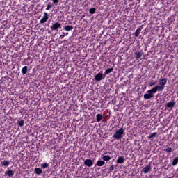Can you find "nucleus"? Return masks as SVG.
Returning a JSON list of instances; mask_svg holds the SVG:
<instances>
[{"instance_id": "1", "label": "nucleus", "mask_w": 178, "mask_h": 178, "mask_svg": "<svg viewBox=\"0 0 178 178\" xmlns=\"http://www.w3.org/2000/svg\"><path fill=\"white\" fill-rule=\"evenodd\" d=\"M125 130L126 129L123 127L116 130L113 136V138H114V140H117L118 141H119V140H122V138H123V136H124Z\"/></svg>"}, {"instance_id": "2", "label": "nucleus", "mask_w": 178, "mask_h": 178, "mask_svg": "<svg viewBox=\"0 0 178 178\" xmlns=\"http://www.w3.org/2000/svg\"><path fill=\"white\" fill-rule=\"evenodd\" d=\"M166 83H168V80L166 79H159V86H156L154 88L157 91H163V90H165V86H166Z\"/></svg>"}, {"instance_id": "3", "label": "nucleus", "mask_w": 178, "mask_h": 178, "mask_svg": "<svg viewBox=\"0 0 178 178\" xmlns=\"http://www.w3.org/2000/svg\"><path fill=\"white\" fill-rule=\"evenodd\" d=\"M158 92L154 88H152L149 90L147 91V93L143 95L145 99H151V98H154V94H156Z\"/></svg>"}, {"instance_id": "4", "label": "nucleus", "mask_w": 178, "mask_h": 178, "mask_svg": "<svg viewBox=\"0 0 178 178\" xmlns=\"http://www.w3.org/2000/svg\"><path fill=\"white\" fill-rule=\"evenodd\" d=\"M48 19H49V15H48V13L44 12L43 17L40 21V24H44V23H47Z\"/></svg>"}, {"instance_id": "5", "label": "nucleus", "mask_w": 178, "mask_h": 178, "mask_svg": "<svg viewBox=\"0 0 178 178\" xmlns=\"http://www.w3.org/2000/svg\"><path fill=\"white\" fill-rule=\"evenodd\" d=\"M58 29H62V25L59 22H56L51 26V30L54 31H58Z\"/></svg>"}, {"instance_id": "6", "label": "nucleus", "mask_w": 178, "mask_h": 178, "mask_svg": "<svg viewBox=\"0 0 178 178\" xmlns=\"http://www.w3.org/2000/svg\"><path fill=\"white\" fill-rule=\"evenodd\" d=\"M103 79H105V75L104 76V74L99 72L95 76V80L96 81H101V80H103Z\"/></svg>"}, {"instance_id": "7", "label": "nucleus", "mask_w": 178, "mask_h": 178, "mask_svg": "<svg viewBox=\"0 0 178 178\" xmlns=\"http://www.w3.org/2000/svg\"><path fill=\"white\" fill-rule=\"evenodd\" d=\"M175 105H176V101H171L167 103V104L165 105V108L167 109H172V108H175Z\"/></svg>"}, {"instance_id": "8", "label": "nucleus", "mask_w": 178, "mask_h": 178, "mask_svg": "<svg viewBox=\"0 0 178 178\" xmlns=\"http://www.w3.org/2000/svg\"><path fill=\"white\" fill-rule=\"evenodd\" d=\"M6 176H8L9 177H13L15 176V171L13 170L8 169L5 173Z\"/></svg>"}, {"instance_id": "9", "label": "nucleus", "mask_w": 178, "mask_h": 178, "mask_svg": "<svg viewBox=\"0 0 178 178\" xmlns=\"http://www.w3.org/2000/svg\"><path fill=\"white\" fill-rule=\"evenodd\" d=\"M151 170H152V168L151 167V165H147L143 168V173H145V175H147V173H149Z\"/></svg>"}, {"instance_id": "10", "label": "nucleus", "mask_w": 178, "mask_h": 178, "mask_svg": "<svg viewBox=\"0 0 178 178\" xmlns=\"http://www.w3.org/2000/svg\"><path fill=\"white\" fill-rule=\"evenodd\" d=\"M10 165V162L8 160H4V161H1L0 163V166L1 168L3 166H5L6 168H8V166H9Z\"/></svg>"}, {"instance_id": "11", "label": "nucleus", "mask_w": 178, "mask_h": 178, "mask_svg": "<svg viewBox=\"0 0 178 178\" xmlns=\"http://www.w3.org/2000/svg\"><path fill=\"white\" fill-rule=\"evenodd\" d=\"M84 165H86V166H88V168H91V166H92V165H94V163H92V160L86 159L84 161Z\"/></svg>"}, {"instance_id": "12", "label": "nucleus", "mask_w": 178, "mask_h": 178, "mask_svg": "<svg viewBox=\"0 0 178 178\" xmlns=\"http://www.w3.org/2000/svg\"><path fill=\"white\" fill-rule=\"evenodd\" d=\"M124 161H126V159L123 156H120L117 159V163L123 164Z\"/></svg>"}, {"instance_id": "13", "label": "nucleus", "mask_w": 178, "mask_h": 178, "mask_svg": "<svg viewBox=\"0 0 178 178\" xmlns=\"http://www.w3.org/2000/svg\"><path fill=\"white\" fill-rule=\"evenodd\" d=\"M143 26L142 25L136 29V31H135V37H138V35H140V33H141V31L143 30Z\"/></svg>"}, {"instance_id": "14", "label": "nucleus", "mask_w": 178, "mask_h": 178, "mask_svg": "<svg viewBox=\"0 0 178 178\" xmlns=\"http://www.w3.org/2000/svg\"><path fill=\"white\" fill-rule=\"evenodd\" d=\"M63 30L65 31H72V30H73V26H70V25H65L63 27Z\"/></svg>"}, {"instance_id": "15", "label": "nucleus", "mask_w": 178, "mask_h": 178, "mask_svg": "<svg viewBox=\"0 0 178 178\" xmlns=\"http://www.w3.org/2000/svg\"><path fill=\"white\" fill-rule=\"evenodd\" d=\"M134 56H135V58L136 60L140 59V58H141V56H143V51H138L134 53Z\"/></svg>"}, {"instance_id": "16", "label": "nucleus", "mask_w": 178, "mask_h": 178, "mask_svg": "<svg viewBox=\"0 0 178 178\" xmlns=\"http://www.w3.org/2000/svg\"><path fill=\"white\" fill-rule=\"evenodd\" d=\"M27 72H29V67L24 66L22 69V73L23 76H24L25 74H27Z\"/></svg>"}, {"instance_id": "17", "label": "nucleus", "mask_w": 178, "mask_h": 178, "mask_svg": "<svg viewBox=\"0 0 178 178\" xmlns=\"http://www.w3.org/2000/svg\"><path fill=\"white\" fill-rule=\"evenodd\" d=\"M34 173H35V175H41V173H42V170L40 168H35Z\"/></svg>"}, {"instance_id": "18", "label": "nucleus", "mask_w": 178, "mask_h": 178, "mask_svg": "<svg viewBox=\"0 0 178 178\" xmlns=\"http://www.w3.org/2000/svg\"><path fill=\"white\" fill-rule=\"evenodd\" d=\"M67 35H69L68 33L62 32L61 35L59 36V40H63V38Z\"/></svg>"}, {"instance_id": "19", "label": "nucleus", "mask_w": 178, "mask_h": 178, "mask_svg": "<svg viewBox=\"0 0 178 178\" xmlns=\"http://www.w3.org/2000/svg\"><path fill=\"white\" fill-rule=\"evenodd\" d=\"M95 12H97V8H91L90 9H89L90 15H94L95 14Z\"/></svg>"}, {"instance_id": "20", "label": "nucleus", "mask_w": 178, "mask_h": 178, "mask_svg": "<svg viewBox=\"0 0 178 178\" xmlns=\"http://www.w3.org/2000/svg\"><path fill=\"white\" fill-rule=\"evenodd\" d=\"M157 135L158 134L156 132L152 133L147 137V138H149V140H151V138L156 137Z\"/></svg>"}, {"instance_id": "21", "label": "nucleus", "mask_w": 178, "mask_h": 178, "mask_svg": "<svg viewBox=\"0 0 178 178\" xmlns=\"http://www.w3.org/2000/svg\"><path fill=\"white\" fill-rule=\"evenodd\" d=\"M102 114H97L96 115V120L97 122H101V120H102Z\"/></svg>"}, {"instance_id": "22", "label": "nucleus", "mask_w": 178, "mask_h": 178, "mask_svg": "<svg viewBox=\"0 0 178 178\" xmlns=\"http://www.w3.org/2000/svg\"><path fill=\"white\" fill-rule=\"evenodd\" d=\"M177 163H178V157H175V158H174V159L172 161V166H176V165H177Z\"/></svg>"}, {"instance_id": "23", "label": "nucleus", "mask_w": 178, "mask_h": 178, "mask_svg": "<svg viewBox=\"0 0 178 178\" xmlns=\"http://www.w3.org/2000/svg\"><path fill=\"white\" fill-rule=\"evenodd\" d=\"M112 72H113V67L106 70L104 74H109V73H112Z\"/></svg>"}, {"instance_id": "24", "label": "nucleus", "mask_w": 178, "mask_h": 178, "mask_svg": "<svg viewBox=\"0 0 178 178\" xmlns=\"http://www.w3.org/2000/svg\"><path fill=\"white\" fill-rule=\"evenodd\" d=\"M102 159L104 161H105L106 162H108L111 159V157L108 155H105V156H103Z\"/></svg>"}, {"instance_id": "25", "label": "nucleus", "mask_w": 178, "mask_h": 178, "mask_svg": "<svg viewBox=\"0 0 178 178\" xmlns=\"http://www.w3.org/2000/svg\"><path fill=\"white\" fill-rule=\"evenodd\" d=\"M104 165H105L104 161H97V166H104Z\"/></svg>"}, {"instance_id": "26", "label": "nucleus", "mask_w": 178, "mask_h": 178, "mask_svg": "<svg viewBox=\"0 0 178 178\" xmlns=\"http://www.w3.org/2000/svg\"><path fill=\"white\" fill-rule=\"evenodd\" d=\"M17 124L20 126V127H23V126H24V120L18 121Z\"/></svg>"}, {"instance_id": "27", "label": "nucleus", "mask_w": 178, "mask_h": 178, "mask_svg": "<svg viewBox=\"0 0 178 178\" xmlns=\"http://www.w3.org/2000/svg\"><path fill=\"white\" fill-rule=\"evenodd\" d=\"M49 167V164H48V163H44L43 164L41 165V168L42 169H45Z\"/></svg>"}, {"instance_id": "28", "label": "nucleus", "mask_w": 178, "mask_h": 178, "mask_svg": "<svg viewBox=\"0 0 178 178\" xmlns=\"http://www.w3.org/2000/svg\"><path fill=\"white\" fill-rule=\"evenodd\" d=\"M115 170V166L113 165H111L108 168L109 173H112L113 170Z\"/></svg>"}, {"instance_id": "29", "label": "nucleus", "mask_w": 178, "mask_h": 178, "mask_svg": "<svg viewBox=\"0 0 178 178\" xmlns=\"http://www.w3.org/2000/svg\"><path fill=\"white\" fill-rule=\"evenodd\" d=\"M51 8H52V5H51V3H49L47 5V7L46 8V10H49V9H51Z\"/></svg>"}, {"instance_id": "30", "label": "nucleus", "mask_w": 178, "mask_h": 178, "mask_svg": "<svg viewBox=\"0 0 178 178\" xmlns=\"http://www.w3.org/2000/svg\"><path fill=\"white\" fill-rule=\"evenodd\" d=\"M155 84H156V81L150 82V83H149V87H152V86H155Z\"/></svg>"}, {"instance_id": "31", "label": "nucleus", "mask_w": 178, "mask_h": 178, "mask_svg": "<svg viewBox=\"0 0 178 178\" xmlns=\"http://www.w3.org/2000/svg\"><path fill=\"white\" fill-rule=\"evenodd\" d=\"M166 152H168V153H170L172 152V147H168L166 149H165Z\"/></svg>"}, {"instance_id": "32", "label": "nucleus", "mask_w": 178, "mask_h": 178, "mask_svg": "<svg viewBox=\"0 0 178 178\" xmlns=\"http://www.w3.org/2000/svg\"><path fill=\"white\" fill-rule=\"evenodd\" d=\"M53 3L57 5V3H59V0H53Z\"/></svg>"}]
</instances>
